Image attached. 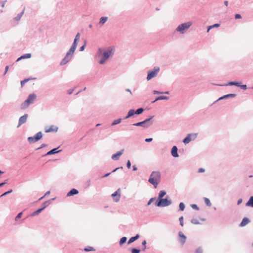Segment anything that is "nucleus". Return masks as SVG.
I'll return each mask as SVG.
<instances>
[{
    "label": "nucleus",
    "instance_id": "nucleus-1",
    "mask_svg": "<svg viewBox=\"0 0 253 253\" xmlns=\"http://www.w3.org/2000/svg\"><path fill=\"white\" fill-rule=\"evenodd\" d=\"M80 34L79 33H78L75 36V38L74 40V42L71 47H70L68 51L67 52L64 58L61 60L60 63V65L61 66H63L66 64L72 59L77 46L78 41L80 39Z\"/></svg>",
    "mask_w": 253,
    "mask_h": 253
},
{
    "label": "nucleus",
    "instance_id": "nucleus-2",
    "mask_svg": "<svg viewBox=\"0 0 253 253\" xmlns=\"http://www.w3.org/2000/svg\"><path fill=\"white\" fill-rule=\"evenodd\" d=\"M114 53V49L111 47H109L106 50H104L101 48H99L96 53V56H102L101 60L99 61L100 64L103 65L107 61L110 57H111Z\"/></svg>",
    "mask_w": 253,
    "mask_h": 253
},
{
    "label": "nucleus",
    "instance_id": "nucleus-3",
    "mask_svg": "<svg viewBox=\"0 0 253 253\" xmlns=\"http://www.w3.org/2000/svg\"><path fill=\"white\" fill-rule=\"evenodd\" d=\"M161 174L159 171H153L148 179V182L156 188L161 180Z\"/></svg>",
    "mask_w": 253,
    "mask_h": 253
},
{
    "label": "nucleus",
    "instance_id": "nucleus-4",
    "mask_svg": "<svg viewBox=\"0 0 253 253\" xmlns=\"http://www.w3.org/2000/svg\"><path fill=\"white\" fill-rule=\"evenodd\" d=\"M192 25V22L189 21L179 25L175 29V32L181 34H185Z\"/></svg>",
    "mask_w": 253,
    "mask_h": 253
},
{
    "label": "nucleus",
    "instance_id": "nucleus-5",
    "mask_svg": "<svg viewBox=\"0 0 253 253\" xmlns=\"http://www.w3.org/2000/svg\"><path fill=\"white\" fill-rule=\"evenodd\" d=\"M154 118V116H151L148 119H146L142 122H140L137 123L133 124V126H142L144 128H147L152 125L153 122L152 119Z\"/></svg>",
    "mask_w": 253,
    "mask_h": 253
},
{
    "label": "nucleus",
    "instance_id": "nucleus-6",
    "mask_svg": "<svg viewBox=\"0 0 253 253\" xmlns=\"http://www.w3.org/2000/svg\"><path fill=\"white\" fill-rule=\"evenodd\" d=\"M36 97L37 96L35 94H30L28 96L27 99L21 105V108L22 109H24L27 108L30 104L33 103V102L36 99Z\"/></svg>",
    "mask_w": 253,
    "mask_h": 253
},
{
    "label": "nucleus",
    "instance_id": "nucleus-7",
    "mask_svg": "<svg viewBox=\"0 0 253 253\" xmlns=\"http://www.w3.org/2000/svg\"><path fill=\"white\" fill-rule=\"evenodd\" d=\"M172 202L170 200L167 198H161L155 202V205L159 207H165L170 205Z\"/></svg>",
    "mask_w": 253,
    "mask_h": 253
},
{
    "label": "nucleus",
    "instance_id": "nucleus-8",
    "mask_svg": "<svg viewBox=\"0 0 253 253\" xmlns=\"http://www.w3.org/2000/svg\"><path fill=\"white\" fill-rule=\"evenodd\" d=\"M159 71L160 68L157 66L155 67L153 70L148 71V75L147 77V81H149L152 78L156 77Z\"/></svg>",
    "mask_w": 253,
    "mask_h": 253
},
{
    "label": "nucleus",
    "instance_id": "nucleus-9",
    "mask_svg": "<svg viewBox=\"0 0 253 253\" xmlns=\"http://www.w3.org/2000/svg\"><path fill=\"white\" fill-rule=\"evenodd\" d=\"M42 137V133L41 131L38 132L33 137H29L28 138V141L29 143H35L40 139H41Z\"/></svg>",
    "mask_w": 253,
    "mask_h": 253
},
{
    "label": "nucleus",
    "instance_id": "nucleus-10",
    "mask_svg": "<svg viewBox=\"0 0 253 253\" xmlns=\"http://www.w3.org/2000/svg\"><path fill=\"white\" fill-rule=\"evenodd\" d=\"M112 197L113 198L114 201L118 202L120 199L121 197V189L119 188L116 192L112 194Z\"/></svg>",
    "mask_w": 253,
    "mask_h": 253
},
{
    "label": "nucleus",
    "instance_id": "nucleus-11",
    "mask_svg": "<svg viewBox=\"0 0 253 253\" xmlns=\"http://www.w3.org/2000/svg\"><path fill=\"white\" fill-rule=\"evenodd\" d=\"M28 115L27 114H24L23 116L20 117L18 122V125L17 127H19L24 123H26L27 120Z\"/></svg>",
    "mask_w": 253,
    "mask_h": 253
},
{
    "label": "nucleus",
    "instance_id": "nucleus-12",
    "mask_svg": "<svg viewBox=\"0 0 253 253\" xmlns=\"http://www.w3.org/2000/svg\"><path fill=\"white\" fill-rule=\"evenodd\" d=\"M124 152V149H122L117 152L116 153L112 155L111 158L115 161L118 160L120 158V157L123 154Z\"/></svg>",
    "mask_w": 253,
    "mask_h": 253
},
{
    "label": "nucleus",
    "instance_id": "nucleus-13",
    "mask_svg": "<svg viewBox=\"0 0 253 253\" xmlns=\"http://www.w3.org/2000/svg\"><path fill=\"white\" fill-rule=\"evenodd\" d=\"M193 135L194 136L193 139L195 138L196 137V134L194 135L192 134H188L187 136L183 140V142L185 144L189 143L192 140L191 136Z\"/></svg>",
    "mask_w": 253,
    "mask_h": 253
},
{
    "label": "nucleus",
    "instance_id": "nucleus-14",
    "mask_svg": "<svg viewBox=\"0 0 253 253\" xmlns=\"http://www.w3.org/2000/svg\"><path fill=\"white\" fill-rule=\"evenodd\" d=\"M178 236L180 238V239H179L180 243H181V244L182 245H183L186 242V237L181 232H179L178 233Z\"/></svg>",
    "mask_w": 253,
    "mask_h": 253
},
{
    "label": "nucleus",
    "instance_id": "nucleus-15",
    "mask_svg": "<svg viewBox=\"0 0 253 253\" xmlns=\"http://www.w3.org/2000/svg\"><path fill=\"white\" fill-rule=\"evenodd\" d=\"M177 148L176 146H173L171 150V155L175 158H177L179 157V155L177 153Z\"/></svg>",
    "mask_w": 253,
    "mask_h": 253
},
{
    "label": "nucleus",
    "instance_id": "nucleus-16",
    "mask_svg": "<svg viewBox=\"0 0 253 253\" xmlns=\"http://www.w3.org/2000/svg\"><path fill=\"white\" fill-rule=\"evenodd\" d=\"M58 129V127L57 126L52 125L48 129H46L45 131L46 132H57Z\"/></svg>",
    "mask_w": 253,
    "mask_h": 253
},
{
    "label": "nucleus",
    "instance_id": "nucleus-17",
    "mask_svg": "<svg viewBox=\"0 0 253 253\" xmlns=\"http://www.w3.org/2000/svg\"><path fill=\"white\" fill-rule=\"evenodd\" d=\"M250 220L247 217H244L240 224V227H244L250 222Z\"/></svg>",
    "mask_w": 253,
    "mask_h": 253
},
{
    "label": "nucleus",
    "instance_id": "nucleus-18",
    "mask_svg": "<svg viewBox=\"0 0 253 253\" xmlns=\"http://www.w3.org/2000/svg\"><path fill=\"white\" fill-rule=\"evenodd\" d=\"M108 17H102L100 19V21L98 23V25H99L100 27L103 26L107 21Z\"/></svg>",
    "mask_w": 253,
    "mask_h": 253
},
{
    "label": "nucleus",
    "instance_id": "nucleus-19",
    "mask_svg": "<svg viewBox=\"0 0 253 253\" xmlns=\"http://www.w3.org/2000/svg\"><path fill=\"white\" fill-rule=\"evenodd\" d=\"M58 149V148H54L49 151H48L45 155H51L52 154H55L56 153H58L61 151V150H57Z\"/></svg>",
    "mask_w": 253,
    "mask_h": 253
},
{
    "label": "nucleus",
    "instance_id": "nucleus-20",
    "mask_svg": "<svg viewBox=\"0 0 253 253\" xmlns=\"http://www.w3.org/2000/svg\"><path fill=\"white\" fill-rule=\"evenodd\" d=\"M78 193H79V191L78 190L73 188L68 193L67 196H72L74 195H76V194H78Z\"/></svg>",
    "mask_w": 253,
    "mask_h": 253
},
{
    "label": "nucleus",
    "instance_id": "nucleus-21",
    "mask_svg": "<svg viewBox=\"0 0 253 253\" xmlns=\"http://www.w3.org/2000/svg\"><path fill=\"white\" fill-rule=\"evenodd\" d=\"M139 237H140L139 235L138 234H137L135 236L131 237L129 239V240H128V241L127 242V244H130L134 242L136 240H137L139 238Z\"/></svg>",
    "mask_w": 253,
    "mask_h": 253
},
{
    "label": "nucleus",
    "instance_id": "nucleus-22",
    "mask_svg": "<svg viewBox=\"0 0 253 253\" xmlns=\"http://www.w3.org/2000/svg\"><path fill=\"white\" fill-rule=\"evenodd\" d=\"M31 57V53L25 54L22 55L19 58H18L17 59L16 61L17 62V61H19V60H20L21 59H22L30 58Z\"/></svg>",
    "mask_w": 253,
    "mask_h": 253
},
{
    "label": "nucleus",
    "instance_id": "nucleus-23",
    "mask_svg": "<svg viewBox=\"0 0 253 253\" xmlns=\"http://www.w3.org/2000/svg\"><path fill=\"white\" fill-rule=\"evenodd\" d=\"M135 114V110L134 109H130L127 115V116L125 118V119H127L131 116H132Z\"/></svg>",
    "mask_w": 253,
    "mask_h": 253
},
{
    "label": "nucleus",
    "instance_id": "nucleus-24",
    "mask_svg": "<svg viewBox=\"0 0 253 253\" xmlns=\"http://www.w3.org/2000/svg\"><path fill=\"white\" fill-rule=\"evenodd\" d=\"M55 199V198H52L51 199V200H54ZM51 203V200H47L46 201H45L43 204H42V208H43V210L44 209H45L46 207H47V206H48Z\"/></svg>",
    "mask_w": 253,
    "mask_h": 253
},
{
    "label": "nucleus",
    "instance_id": "nucleus-25",
    "mask_svg": "<svg viewBox=\"0 0 253 253\" xmlns=\"http://www.w3.org/2000/svg\"><path fill=\"white\" fill-rule=\"evenodd\" d=\"M169 97L168 96H158L156 98V99L153 102H155L157 101L160 100H168L169 99Z\"/></svg>",
    "mask_w": 253,
    "mask_h": 253
},
{
    "label": "nucleus",
    "instance_id": "nucleus-26",
    "mask_svg": "<svg viewBox=\"0 0 253 253\" xmlns=\"http://www.w3.org/2000/svg\"><path fill=\"white\" fill-rule=\"evenodd\" d=\"M166 195V192L165 190L160 191L159 193L158 197L157 200L163 198Z\"/></svg>",
    "mask_w": 253,
    "mask_h": 253
},
{
    "label": "nucleus",
    "instance_id": "nucleus-27",
    "mask_svg": "<svg viewBox=\"0 0 253 253\" xmlns=\"http://www.w3.org/2000/svg\"><path fill=\"white\" fill-rule=\"evenodd\" d=\"M247 206H251L253 208V196H252L249 199L248 202L246 203Z\"/></svg>",
    "mask_w": 253,
    "mask_h": 253
},
{
    "label": "nucleus",
    "instance_id": "nucleus-28",
    "mask_svg": "<svg viewBox=\"0 0 253 253\" xmlns=\"http://www.w3.org/2000/svg\"><path fill=\"white\" fill-rule=\"evenodd\" d=\"M24 9L23 10V11L22 12H21L20 13H19V14H18V15L14 18V19L16 20V21H18L20 19V18H21L22 16L23 15V13H24Z\"/></svg>",
    "mask_w": 253,
    "mask_h": 253
},
{
    "label": "nucleus",
    "instance_id": "nucleus-29",
    "mask_svg": "<svg viewBox=\"0 0 253 253\" xmlns=\"http://www.w3.org/2000/svg\"><path fill=\"white\" fill-rule=\"evenodd\" d=\"M42 210H43V208H41V209L37 210L36 211L33 212L31 214V216H36V215L39 214Z\"/></svg>",
    "mask_w": 253,
    "mask_h": 253
},
{
    "label": "nucleus",
    "instance_id": "nucleus-30",
    "mask_svg": "<svg viewBox=\"0 0 253 253\" xmlns=\"http://www.w3.org/2000/svg\"><path fill=\"white\" fill-rule=\"evenodd\" d=\"M122 120L121 118H119L118 119L114 120L113 121V122L112 123V124H111V126H115V125L120 124L122 122Z\"/></svg>",
    "mask_w": 253,
    "mask_h": 253
},
{
    "label": "nucleus",
    "instance_id": "nucleus-31",
    "mask_svg": "<svg viewBox=\"0 0 253 253\" xmlns=\"http://www.w3.org/2000/svg\"><path fill=\"white\" fill-rule=\"evenodd\" d=\"M127 238L126 237H122L119 242V245L122 246L126 242Z\"/></svg>",
    "mask_w": 253,
    "mask_h": 253
},
{
    "label": "nucleus",
    "instance_id": "nucleus-32",
    "mask_svg": "<svg viewBox=\"0 0 253 253\" xmlns=\"http://www.w3.org/2000/svg\"><path fill=\"white\" fill-rule=\"evenodd\" d=\"M204 201H205V202L207 206L211 207V204L210 200L208 198H205Z\"/></svg>",
    "mask_w": 253,
    "mask_h": 253
},
{
    "label": "nucleus",
    "instance_id": "nucleus-33",
    "mask_svg": "<svg viewBox=\"0 0 253 253\" xmlns=\"http://www.w3.org/2000/svg\"><path fill=\"white\" fill-rule=\"evenodd\" d=\"M144 111V109L142 108H140L135 111V114L137 115H139L141 114Z\"/></svg>",
    "mask_w": 253,
    "mask_h": 253
},
{
    "label": "nucleus",
    "instance_id": "nucleus-34",
    "mask_svg": "<svg viewBox=\"0 0 253 253\" xmlns=\"http://www.w3.org/2000/svg\"><path fill=\"white\" fill-rule=\"evenodd\" d=\"M179 210L183 211H184L185 207V205L184 204V203L181 202L179 204Z\"/></svg>",
    "mask_w": 253,
    "mask_h": 253
},
{
    "label": "nucleus",
    "instance_id": "nucleus-35",
    "mask_svg": "<svg viewBox=\"0 0 253 253\" xmlns=\"http://www.w3.org/2000/svg\"><path fill=\"white\" fill-rule=\"evenodd\" d=\"M84 250L85 252H89V251H94V249H93V248H92L91 247H87L85 248L84 249Z\"/></svg>",
    "mask_w": 253,
    "mask_h": 253
},
{
    "label": "nucleus",
    "instance_id": "nucleus-36",
    "mask_svg": "<svg viewBox=\"0 0 253 253\" xmlns=\"http://www.w3.org/2000/svg\"><path fill=\"white\" fill-rule=\"evenodd\" d=\"M191 223L194 224H200V222H199V221L197 219H195V218L192 219L191 220Z\"/></svg>",
    "mask_w": 253,
    "mask_h": 253
},
{
    "label": "nucleus",
    "instance_id": "nucleus-37",
    "mask_svg": "<svg viewBox=\"0 0 253 253\" xmlns=\"http://www.w3.org/2000/svg\"><path fill=\"white\" fill-rule=\"evenodd\" d=\"M140 252V250H138V249H137L135 248H133L131 249V253H139Z\"/></svg>",
    "mask_w": 253,
    "mask_h": 253
},
{
    "label": "nucleus",
    "instance_id": "nucleus-38",
    "mask_svg": "<svg viewBox=\"0 0 253 253\" xmlns=\"http://www.w3.org/2000/svg\"><path fill=\"white\" fill-rule=\"evenodd\" d=\"M12 192V189H10V190L7 191V192H4V193H3L2 195H1L0 196V197H1L2 196H6V195H7L8 194H9L10 193H11Z\"/></svg>",
    "mask_w": 253,
    "mask_h": 253
},
{
    "label": "nucleus",
    "instance_id": "nucleus-39",
    "mask_svg": "<svg viewBox=\"0 0 253 253\" xmlns=\"http://www.w3.org/2000/svg\"><path fill=\"white\" fill-rule=\"evenodd\" d=\"M195 253H203V250L201 247H199L195 251Z\"/></svg>",
    "mask_w": 253,
    "mask_h": 253
},
{
    "label": "nucleus",
    "instance_id": "nucleus-40",
    "mask_svg": "<svg viewBox=\"0 0 253 253\" xmlns=\"http://www.w3.org/2000/svg\"><path fill=\"white\" fill-rule=\"evenodd\" d=\"M22 214V212L19 213L15 217V220L16 221L18 220L19 218H21Z\"/></svg>",
    "mask_w": 253,
    "mask_h": 253
},
{
    "label": "nucleus",
    "instance_id": "nucleus-41",
    "mask_svg": "<svg viewBox=\"0 0 253 253\" xmlns=\"http://www.w3.org/2000/svg\"><path fill=\"white\" fill-rule=\"evenodd\" d=\"M155 200V198H151L148 202L147 203V205L149 206L151 204V203Z\"/></svg>",
    "mask_w": 253,
    "mask_h": 253
},
{
    "label": "nucleus",
    "instance_id": "nucleus-42",
    "mask_svg": "<svg viewBox=\"0 0 253 253\" xmlns=\"http://www.w3.org/2000/svg\"><path fill=\"white\" fill-rule=\"evenodd\" d=\"M179 222H180V225L181 226H183V216L180 217L179 219Z\"/></svg>",
    "mask_w": 253,
    "mask_h": 253
},
{
    "label": "nucleus",
    "instance_id": "nucleus-43",
    "mask_svg": "<svg viewBox=\"0 0 253 253\" xmlns=\"http://www.w3.org/2000/svg\"><path fill=\"white\" fill-rule=\"evenodd\" d=\"M226 98H228L227 95H223L222 97L219 98L215 102H216L220 100L223 99H226Z\"/></svg>",
    "mask_w": 253,
    "mask_h": 253
},
{
    "label": "nucleus",
    "instance_id": "nucleus-44",
    "mask_svg": "<svg viewBox=\"0 0 253 253\" xmlns=\"http://www.w3.org/2000/svg\"><path fill=\"white\" fill-rule=\"evenodd\" d=\"M191 207L194 209H195L196 210H199V207L197 206V205L196 204H193L191 205Z\"/></svg>",
    "mask_w": 253,
    "mask_h": 253
},
{
    "label": "nucleus",
    "instance_id": "nucleus-45",
    "mask_svg": "<svg viewBox=\"0 0 253 253\" xmlns=\"http://www.w3.org/2000/svg\"><path fill=\"white\" fill-rule=\"evenodd\" d=\"M29 80V79H25L21 82V85H23L26 83H27Z\"/></svg>",
    "mask_w": 253,
    "mask_h": 253
},
{
    "label": "nucleus",
    "instance_id": "nucleus-46",
    "mask_svg": "<svg viewBox=\"0 0 253 253\" xmlns=\"http://www.w3.org/2000/svg\"><path fill=\"white\" fill-rule=\"evenodd\" d=\"M240 87L243 90H246L247 89V86L246 84H241Z\"/></svg>",
    "mask_w": 253,
    "mask_h": 253
},
{
    "label": "nucleus",
    "instance_id": "nucleus-47",
    "mask_svg": "<svg viewBox=\"0 0 253 253\" xmlns=\"http://www.w3.org/2000/svg\"><path fill=\"white\" fill-rule=\"evenodd\" d=\"M153 93L154 94H163V92L159 91H157V90H154L153 91Z\"/></svg>",
    "mask_w": 253,
    "mask_h": 253
},
{
    "label": "nucleus",
    "instance_id": "nucleus-48",
    "mask_svg": "<svg viewBox=\"0 0 253 253\" xmlns=\"http://www.w3.org/2000/svg\"><path fill=\"white\" fill-rule=\"evenodd\" d=\"M126 167L128 169H130L131 167V163L129 160H128L126 163Z\"/></svg>",
    "mask_w": 253,
    "mask_h": 253
},
{
    "label": "nucleus",
    "instance_id": "nucleus-49",
    "mask_svg": "<svg viewBox=\"0 0 253 253\" xmlns=\"http://www.w3.org/2000/svg\"><path fill=\"white\" fill-rule=\"evenodd\" d=\"M47 145L45 144H42L41 146V147L38 148L36 150H39L40 149H42V148H44L45 147H46Z\"/></svg>",
    "mask_w": 253,
    "mask_h": 253
},
{
    "label": "nucleus",
    "instance_id": "nucleus-50",
    "mask_svg": "<svg viewBox=\"0 0 253 253\" xmlns=\"http://www.w3.org/2000/svg\"><path fill=\"white\" fill-rule=\"evenodd\" d=\"M227 96V98L229 97H234L236 96L235 94H226Z\"/></svg>",
    "mask_w": 253,
    "mask_h": 253
},
{
    "label": "nucleus",
    "instance_id": "nucleus-51",
    "mask_svg": "<svg viewBox=\"0 0 253 253\" xmlns=\"http://www.w3.org/2000/svg\"><path fill=\"white\" fill-rule=\"evenodd\" d=\"M235 18L236 19H240L242 18V16L239 14H236L235 15Z\"/></svg>",
    "mask_w": 253,
    "mask_h": 253
},
{
    "label": "nucleus",
    "instance_id": "nucleus-52",
    "mask_svg": "<svg viewBox=\"0 0 253 253\" xmlns=\"http://www.w3.org/2000/svg\"><path fill=\"white\" fill-rule=\"evenodd\" d=\"M146 241L145 240H144L142 242V245L144 246V248L143 249V251H144L146 249Z\"/></svg>",
    "mask_w": 253,
    "mask_h": 253
},
{
    "label": "nucleus",
    "instance_id": "nucleus-53",
    "mask_svg": "<svg viewBox=\"0 0 253 253\" xmlns=\"http://www.w3.org/2000/svg\"><path fill=\"white\" fill-rule=\"evenodd\" d=\"M235 82H231L226 84V85H234Z\"/></svg>",
    "mask_w": 253,
    "mask_h": 253
},
{
    "label": "nucleus",
    "instance_id": "nucleus-54",
    "mask_svg": "<svg viewBox=\"0 0 253 253\" xmlns=\"http://www.w3.org/2000/svg\"><path fill=\"white\" fill-rule=\"evenodd\" d=\"M85 47V43H84L83 45H82L80 49V51H83L84 49V48Z\"/></svg>",
    "mask_w": 253,
    "mask_h": 253
},
{
    "label": "nucleus",
    "instance_id": "nucleus-55",
    "mask_svg": "<svg viewBox=\"0 0 253 253\" xmlns=\"http://www.w3.org/2000/svg\"><path fill=\"white\" fill-rule=\"evenodd\" d=\"M152 140H153V139L152 138H149L145 139V141L146 142H151L152 141Z\"/></svg>",
    "mask_w": 253,
    "mask_h": 253
},
{
    "label": "nucleus",
    "instance_id": "nucleus-56",
    "mask_svg": "<svg viewBox=\"0 0 253 253\" xmlns=\"http://www.w3.org/2000/svg\"><path fill=\"white\" fill-rule=\"evenodd\" d=\"M220 26L219 24H214L212 25H211L212 28H215V27H218Z\"/></svg>",
    "mask_w": 253,
    "mask_h": 253
},
{
    "label": "nucleus",
    "instance_id": "nucleus-57",
    "mask_svg": "<svg viewBox=\"0 0 253 253\" xmlns=\"http://www.w3.org/2000/svg\"><path fill=\"white\" fill-rule=\"evenodd\" d=\"M205 171V169H203V168H200L199 169H198V172L199 173H201V172H204Z\"/></svg>",
    "mask_w": 253,
    "mask_h": 253
},
{
    "label": "nucleus",
    "instance_id": "nucleus-58",
    "mask_svg": "<svg viewBox=\"0 0 253 253\" xmlns=\"http://www.w3.org/2000/svg\"><path fill=\"white\" fill-rule=\"evenodd\" d=\"M8 69H9V66H6L5 67V72H4V75H5L6 74L7 72V71H8Z\"/></svg>",
    "mask_w": 253,
    "mask_h": 253
},
{
    "label": "nucleus",
    "instance_id": "nucleus-59",
    "mask_svg": "<svg viewBox=\"0 0 253 253\" xmlns=\"http://www.w3.org/2000/svg\"><path fill=\"white\" fill-rule=\"evenodd\" d=\"M240 85H241V83H240L235 82L234 85H236L237 86H240Z\"/></svg>",
    "mask_w": 253,
    "mask_h": 253
},
{
    "label": "nucleus",
    "instance_id": "nucleus-60",
    "mask_svg": "<svg viewBox=\"0 0 253 253\" xmlns=\"http://www.w3.org/2000/svg\"><path fill=\"white\" fill-rule=\"evenodd\" d=\"M123 169V167H119V168H117L115 169H114V170L112 171V172H115L116 170H117L118 169Z\"/></svg>",
    "mask_w": 253,
    "mask_h": 253
},
{
    "label": "nucleus",
    "instance_id": "nucleus-61",
    "mask_svg": "<svg viewBox=\"0 0 253 253\" xmlns=\"http://www.w3.org/2000/svg\"><path fill=\"white\" fill-rule=\"evenodd\" d=\"M132 168H133V170H134V171H136L137 169V168L135 165H133L132 166Z\"/></svg>",
    "mask_w": 253,
    "mask_h": 253
},
{
    "label": "nucleus",
    "instance_id": "nucleus-62",
    "mask_svg": "<svg viewBox=\"0 0 253 253\" xmlns=\"http://www.w3.org/2000/svg\"><path fill=\"white\" fill-rule=\"evenodd\" d=\"M242 202V199H239L238 201V202H237V204L238 205H240V204H241Z\"/></svg>",
    "mask_w": 253,
    "mask_h": 253
},
{
    "label": "nucleus",
    "instance_id": "nucleus-63",
    "mask_svg": "<svg viewBox=\"0 0 253 253\" xmlns=\"http://www.w3.org/2000/svg\"><path fill=\"white\" fill-rule=\"evenodd\" d=\"M73 89H69L68 91V93L69 94H71L73 93Z\"/></svg>",
    "mask_w": 253,
    "mask_h": 253
},
{
    "label": "nucleus",
    "instance_id": "nucleus-64",
    "mask_svg": "<svg viewBox=\"0 0 253 253\" xmlns=\"http://www.w3.org/2000/svg\"><path fill=\"white\" fill-rule=\"evenodd\" d=\"M50 191H47V192L45 193V194H44V196H45H45H47V195H49V194H50Z\"/></svg>",
    "mask_w": 253,
    "mask_h": 253
}]
</instances>
